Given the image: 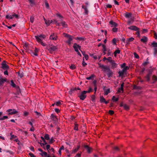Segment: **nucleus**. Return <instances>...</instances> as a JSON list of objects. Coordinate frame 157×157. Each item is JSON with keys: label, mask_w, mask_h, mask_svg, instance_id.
Segmentation results:
<instances>
[{"label": "nucleus", "mask_w": 157, "mask_h": 157, "mask_svg": "<svg viewBox=\"0 0 157 157\" xmlns=\"http://www.w3.org/2000/svg\"><path fill=\"white\" fill-rule=\"evenodd\" d=\"M103 71L107 72V75L108 78H110L113 76V73L109 67L107 66L105 70H103Z\"/></svg>", "instance_id": "nucleus-1"}, {"label": "nucleus", "mask_w": 157, "mask_h": 157, "mask_svg": "<svg viewBox=\"0 0 157 157\" xmlns=\"http://www.w3.org/2000/svg\"><path fill=\"white\" fill-rule=\"evenodd\" d=\"M63 34L64 36L67 39V40L66 41V43H68L69 45H70L71 43V42L73 40L72 36L69 34L65 33H64Z\"/></svg>", "instance_id": "nucleus-2"}, {"label": "nucleus", "mask_w": 157, "mask_h": 157, "mask_svg": "<svg viewBox=\"0 0 157 157\" xmlns=\"http://www.w3.org/2000/svg\"><path fill=\"white\" fill-rule=\"evenodd\" d=\"M73 48L75 50V51L78 54L80 57H81L82 55L78 50V48L80 50L81 47L79 45L77 44L76 43H75L74 44Z\"/></svg>", "instance_id": "nucleus-3"}, {"label": "nucleus", "mask_w": 157, "mask_h": 157, "mask_svg": "<svg viewBox=\"0 0 157 157\" xmlns=\"http://www.w3.org/2000/svg\"><path fill=\"white\" fill-rule=\"evenodd\" d=\"M39 51V49L36 47L34 52L31 50H29V52H28V53H30L31 55L33 56H38V53Z\"/></svg>", "instance_id": "nucleus-4"}, {"label": "nucleus", "mask_w": 157, "mask_h": 157, "mask_svg": "<svg viewBox=\"0 0 157 157\" xmlns=\"http://www.w3.org/2000/svg\"><path fill=\"white\" fill-rule=\"evenodd\" d=\"M128 69L129 67L128 66H126L123 68L122 71H119L118 72L119 76L122 77L123 76L124 73H125Z\"/></svg>", "instance_id": "nucleus-5"}, {"label": "nucleus", "mask_w": 157, "mask_h": 157, "mask_svg": "<svg viewBox=\"0 0 157 157\" xmlns=\"http://www.w3.org/2000/svg\"><path fill=\"white\" fill-rule=\"evenodd\" d=\"M86 91H83L81 93V94L78 96V97H79L80 100H84L86 97Z\"/></svg>", "instance_id": "nucleus-6"}, {"label": "nucleus", "mask_w": 157, "mask_h": 157, "mask_svg": "<svg viewBox=\"0 0 157 157\" xmlns=\"http://www.w3.org/2000/svg\"><path fill=\"white\" fill-rule=\"evenodd\" d=\"M58 38L57 33H52L50 36L49 39L53 40H57Z\"/></svg>", "instance_id": "nucleus-7"}, {"label": "nucleus", "mask_w": 157, "mask_h": 157, "mask_svg": "<svg viewBox=\"0 0 157 157\" xmlns=\"http://www.w3.org/2000/svg\"><path fill=\"white\" fill-rule=\"evenodd\" d=\"M151 44L153 47H155L154 49V54L155 56L157 54V43L154 41Z\"/></svg>", "instance_id": "nucleus-8"}, {"label": "nucleus", "mask_w": 157, "mask_h": 157, "mask_svg": "<svg viewBox=\"0 0 157 157\" xmlns=\"http://www.w3.org/2000/svg\"><path fill=\"white\" fill-rule=\"evenodd\" d=\"M57 49V48L56 47V46L52 45H50L48 48V50L51 53L56 51Z\"/></svg>", "instance_id": "nucleus-9"}, {"label": "nucleus", "mask_w": 157, "mask_h": 157, "mask_svg": "<svg viewBox=\"0 0 157 157\" xmlns=\"http://www.w3.org/2000/svg\"><path fill=\"white\" fill-rule=\"evenodd\" d=\"M6 111L7 112L9 113V115L14 114H16L18 113V112L14 109H8Z\"/></svg>", "instance_id": "nucleus-10"}, {"label": "nucleus", "mask_w": 157, "mask_h": 157, "mask_svg": "<svg viewBox=\"0 0 157 157\" xmlns=\"http://www.w3.org/2000/svg\"><path fill=\"white\" fill-rule=\"evenodd\" d=\"M6 62L4 60L2 63V68L4 70H7L9 69V66L6 63Z\"/></svg>", "instance_id": "nucleus-11"}, {"label": "nucleus", "mask_w": 157, "mask_h": 157, "mask_svg": "<svg viewBox=\"0 0 157 157\" xmlns=\"http://www.w3.org/2000/svg\"><path fill=\"white\" fill-rule=\"evenodd\" d=\"M134 40V38L133 37L127 39L126 41V45H128L130 44V43L133 41Z\"/></svg>", "instance_id": "nucleus-12"}, {"label": "nucleus", "mask_w": 157, "mask_h": 157, "mask_svg": "<svg viewBox=\"0 0 157 157\" xmlns=\"http://www.w3.org/2000/svg\"><path fill=\"white\" fill-rule=\"evenodd\" d=\"M128 28L130 30L135 31H137L139 29L138 28L134 25L131 26L129 27H128Z\"/></svg>", "instance_id": "nucleus-13"}, {"label": "nucleus", "mask_w": 157, "mask_h": 157, "mask_svg": "<svg viewBox=\"0 0 157 157\" xmlns=\"http://www.w3.org/2000/svg\"><path fill=\"white\" fill-rule=\"evenodd\" d=\"M40 17H42V18H43L44 21H45V24L47 25V26H49L50 25V24L52 23V22H51V20H46L45 18L43 16H41V17L40 16Z\"/></svg>", "instance_id": "nucleus-14"}, {"label": "nucleus", "mask_w": 157, "mask_h": 157, "mask_svg": "<svg viewBox=\"0 0 157 157\" xmlns=\"http://www.w3.org/2000/svg\"><path fill=\"white\" fill-rule=\"evenodd\" d=\"M51 117L52 120L54 122V123H56L57 121V119L56 116L53 114L51 115Z\"/></svg>", "instance_id": "nucleus-15"}, {"label": "nucleus", "mask_w": 157, "mask_h": 157, "mask_svg": "<svg viewBox=\"0 0 157 157\" xmlns=\"http://www.w3.org/2000/svg\"><path fill=\"white\" fill-rule=\"evenodd\" d=\"M60 21H61V25L62 26L63 28H67V25L65 21H63L62 19H61Z\"/></svg>", "instance_id": "nucleus-16"}, {"label": "nucleus", "mask_w": 157, "mask_h": 157, "mask_svg": "<svg viewBox=\"0 0 157 157\" xmlns=\"http://www.w3.org/2000/svg\"><path fill=\"white\" fill-rule=\"evenodd\" d=\"M40 151L42 152L40 154V155L43 157H47L48 156L47 153L45 151H43V150L41 149H40Z\"/></svg>", "instance_id": "nucleus-17"}, {"label": "nucleus", "mask_w": 157, "mask_h": 157, "mask_svg": "<svg viewBox=\"0 0 157 157\" xmlns=\"http://www.w3.org/2000/svg\"><path fill=\"white\" fill-rule=\"evenodd\" d=\"M124 16L126 18H129L132 17V13H131L126 12L124 14Z\"/></svg>", "instance_id": "nucleus-18"}, {"label": "nucleus", "mask_w": 157, "mask_h": 157, "mask_svg": "<svg viewBox=\"0 0 157 157\" xmlns=\"http://www.w3.org/2000/svg\"><path fill=\"white\" fill-rule=\"evenodd\" d=\"M109 23L112 25V27H116L118 25V24L117 23L112 20L110 21Z\"/></svg>", "instance_id": "nucleus-19"}, {"label": "nucleus", "mask_w": 157, "mask_h": 157, "mask_svg": "<svg viewBox=\"0 0 157 157\" xmlns=\"http://www.w3.org/2000/svg\"><path fill=\"white\" fill-rule=\"evenodd\" d=\"M84 147L87 150V152L89 153H90L91 152V150L92 149L90 147L87 145H85Z\"/></svg>", "instance_id": "nucleus-20"}, {"label": "nucleus", "mask_w": 157, "mask_h": 157, "mask_svg": "<svg viewBox=\"0 0 157 157\" xmlns=\"http://www.w3.org/2000/svg\"><path fill=\"white\" fill-rule=\"evenodd\" d=\"M112 65V68H116L117 66V64L116 63L114 60L112 61L110 63Z\"/></svg>", "instance_id": "nucleus-21"}, {"label": "nucleus", "mask_w": 157, "mask_h": 157, "mask_svg": "<svg viewBox=\"0 0 157 157\" xmlns=\"http://www.w3.org/2000/svg\"><path fill=\"white\" fill-rule=\"evenodd\" d=\"M7 79L6 78H0V85H3V83L5 82L6 81Z\"/></svg>", "instance_id": "nucleus-22"}, {"label": "nucleus", "mask_w": 157, "mask_h": 157, "mask_svg": "<svg viewBox=\"0 0 157 157\" xmlns=\"http://www.w3.org/2000/svg\"><path fill=\"white\" fill-rule=\"evenodd\" d=\"M124 83H122L121 86V87L119 88V89L118 91V92L119 93H120L121 92V90H122V91L124 90L123 87L124 86Z\"/></svg>", "instance_id": "nucleus-23"}, {"label": "nucleus", "mask_w": 157, "mask_h": 157, "mask_svg": "<svg viewBox=\"0 0 157 157\" xmlns=\"http://www.w3.org/2000/svg\"><path fill=\"white\" fill-rule=\"evenodd\" d=\"M82 8L84 10L85 13L86 14H88V11L87 10V7L86 6L83 5L82 6Z\"/></svg>", "instance_id": "nucleus-24"}, {"label": "nucleus", "mask_w": 157, "mask_h": 157, "mask_svg": "<svg viewBox=\"0 0 157 157\" xmlns=\"http://www.w3.org/2000/svg\"><path fill=\"white\" fill-rule=\"evenodd\" d=\"M140 40L142 42L146 43L147 41V38L145 36H144L143 38Z\"/></svg>", "instance_id": "nucleus-25"}, {"label": "nucleus", "mask_w": 157, "mask_h": 157, "mask_svg": "<svg viewBox=\"0 0 157 157\" xmlns=\"http://www.w3.org/2000/svg\"><path fill=\"white\" fill-rule=\"evenodd\" d=\"M98 65L99 67L103 69L104 70H105L106 67H107V66H104L103 65L101 64V63H98Z\"/></svg>", "instance_id": "nucleus-26"}, {"label": "nucleus", "mask_w": 157, "mask_h": 157, "mask_svg": "<svg viewBox=\"0 0 157 157\" xmlns=\"http://www.w3.org/2000/svg\"><path fill=\"white\" fill-rule=\"evenodd\" d=\"M17 90V92L16 93L14 94L15 95H19L20 93H21L20 89L19 86H17L16 88Z\"/></svg>", "instance_id": "nucleus-27"}, {"label": "nucleus", "mask_w": 157, "mask_h": 157, "mask_svg": "<svg viewBox=\"0 0 157 157\" xmlns=\"http://www.w3.org/2000/svg\"><path fill=\"white\" fill-rule=\"evenodd\" d=\"M24 48L25 50H28V52H29V47L28 44L25 43L24 45Z\"/></svg>", "instance_id": "nucleus-28"}, {"label": "nucleus", "mask_w": 157, "mask_h": 157, "mask_svg": "<svg viewBox=\"0 0 157 157\" xmlns=\"http://www.w3.org/2000/svg\"><path fill=\"white\" fill-rule=\"evenodd\" d=\"M80 147L79 146H78L77 148H75V149H73L72 150V153H73L76 152L79 149V148Z\"/></svg>", "instance_id": "nucleus-29"}, {"label": "nucleus", "mask_w": 157, "mask_h": 157, "mask_svg": "<svg viewBox=\"0 0 157 157\" xmlns=\"http://www.w3.org/2000/svg\"><path fill=\"white\" fill-rule=\"evenodd\" d=\"M77 90V88L75 87V88H71L70 90L69 91V93L70 94H71L75 90Z\"/></svg>", "instance_id": "nucleus-30"}, {"label": "nucleus", "mask_w": 157, "mask_h": 157, "mask_svg": "<svg viewBox=\"0 0 157 157\" xmlns=\"http://www.w3.org/2000/svg\"><path fill=\"white\" fill-rule=\"evenodd\" d=\"M105 101V99L102 96H100V101L101 103H104Z\"/></svg>", "instance_id": "nucleus-31"}, {"label": "nucleus", "mask_w": 157, "mask_h": 157, "mask_svg": "<svg viewBox=\"0 0 157 157\" xmlns=\"http://www.w3.org/2000/svg\"><path fill=\"white\" fill-rule=\"evenodd\" d=\"M11 85L14 88H16L17 86H16V85L15 84L13 80H11Z\"/></svg>", "instance_id": "nucleus-32"}, {"label": "nucleus", "mask_w": 157, "mask_h": 157, "mask_svg": "<svg viewBox=\"0 0 157 157\" xmlns=\"http://www.w3.org/2000/svg\"><path fill=\"white\" fill-rule=\"evenodd\" d=\"M45 4L46 8L47 9H49V5L46 0H45Z\"/></svg>", "instance_id": "nucleus-33"}, {"label": "nucleus", "mask_w": 157, "mask_h": 157, "mask_svg": "<svg viewBox=\"0 0 157 157\" xmlns=\"http://www.w3.org/2000/svg\"><path fill=\"white\" fill-rule=\"evenodd\" d=\"M110 92V90L109 89H107L105 91V95H106Z\"/></svg>", "instance_id": "nucleus-34"}, {"label": "nucleus", "mask_w": 157, "mask_h": 157, "mask_svg": "<svg viewBox=\"0 0 157 157\" xmlns=\"http://www.w3.org/2000/svg\"><path fill=\"white\" fill-rule=\"evenodd\" d=\"M118 98H116L114 96L112 98V100L114 101H118Z\"/></svg>", "instance_id": "nucleus-35"}, {"label": "nucleus", "mask_w": 157, "mask_h": 157, "mask_svg": "<svg viewBox=\"0 0 157 157\" xmlns=\"http://www.w3.org/2000/svg\"><path fill=\"white\" fill-rule=\"evenodd\" d=\"M133 20L132 19H131L128 21V24L129 25L132 24L133 22Z\"/></svg>", "instance_id": "nucleus-36"}, {"label": "nucleus", "mask_w": 157, "mask_h": 157, "mask_svg": "<svg viewBox=\"0 0 157 157\" xmlns=\"http://www.w3.org/2000/svg\"><path fill=\"white\" fill-rule=\"evenodd\" d=\"M47 144H45V143H41L40 142V145L44 148V150L46 149V147L45 146V145Z\"/></svg>", "instance_id": "nucleus-37"}, {"label": "nucleus", "mask_w": 157, "mask_h": 157, "mask_svg": "<svg viewBox=\"0 0 157 157\" xmlns=\"http://www.w3.org/2000/svg\"><path fill=\"white\" fill-rule=\"evenodd\" d=\"M40 138H41L42 140L40 141H41V142L43 141V143H45V144H47V143L46 142L45 140L44 137L43 136H41Z\"/></svg>", "instance_id": "nucleus-38"}, {"label": "nucleus", "mask_w": 157, "mask_h": 157, "mask_svg": "<svg viewBox=\"0 0 157 157\" xmlns=\"http://www.w3.org/2000/svg\"><path fill=\"white\" fill-rule=\"evenodd\" d=\"M84 39V37H77L75 38L76 40H83Z\"/></svg>", "instance_id": "nucleus-39"}, {"label": "nucleus", "mask_w": 157, "mask_h": 157, "mask_svg": "<svg viewBox=\"0 0 157 157\" xmlns=\"http://www.w3.org/2000/svg\"><path fill=\"white\" fill-rule=\"evenodd\" d=\"M6 17L7 19H12L13 18L12 15H6Z\"/></svg>", "instance_id": "nucleus-40"}, {"label": "nucleus", "mask_w": 157, "mask_h": 157, "mask_svg": "<svg viewBox=\"0 0 157 157\" xmlns=\"http://www.w3.org/2000/svg\"><path fill=\"white\" fill-rule=\"evenodd\" d=\"M44 137V139H45V140H49L50 139L49 136L48 134H45Z\"/></svg>", "instance_id": "nucleus-41"}, {"label": "nucleus", "mask_w": 157, "mask_h": 157, "mask_svg": "<svg viewBox=\"0 0 157 157\" xmlns=\"http://www.w3.org/2000/svg\"><path fill=\"white\" fill-rule=\"evenodd\" d=\"M40 44L43 46H45L46 45V44L45 43H44L40 39Z\"/></svg>", "instance_id": "nucleus-42"}, {"label": "nucleus", "mask_w": 157, "mask_h": 157, "mask_svg": "<svg viewBox=\"0 0 157 157\" xmlns=\"http://www.w3.org/2000/svg\"><path fill=\"white\" fill-rule=\"evenodd\" d=\"M124 108L125 109H126V110H128L129 109V107L128 106V105H127L126 104H124Z\"/></svg>", "instance_id": "nucleus-43"}, {"label": "nucleus", "mask_w": 157, "mask_h": 157, "mask_svg": "<svg viewBox=\"0 0 157 157\" xmlns=\"http://www.w3.org/2000/svg\"><path fill=\"white\" fill-rule=\"evenodd\" d=\"M89 54L90 56L92 57L94 59H97V57L96 55H95L93 54Z\"/></svg>", "instance_id": "nucleus-44"}, {"label": "nucleus", "mask_w": 157, "mask_h": 157, "mask_svg": "<svg viewBox=\"0 0 157 157\" xmlns=\"http://www.w3.org/2000/svg\"><path fill=\"white\" fill-rule=\"evenodd\" d=\"M82 60H83L82 62V66L85 67L87 65V63H85L84 62V57L83 58Z\"/></svg>", "instance_id": "nucleus-45"}, {"label": "nucleus", "mask_w": 157, "mask_h": 157, "mask_svg": "<svg viewBox=\"0 0 157 157\" xmlns=\"http://www.w3.org/2000/svg\"><path fill=\"white\" fill-rule=\"evenodd\" d=\"M152 79L154 81L153 83H154L157 80V78L155 76L153 75L152 77Z\"/></svg>", "instance_id": "nucleus-46"}, {"label": "nucleus", "mask_w": 157, "mask_h": 157, "mask_svg": "<svg viewBox=\"0 0 157 157\" xmlns=\"http://www.w3.org/2000/svg\"><path fill=\"white\" fill-rule=\"evenodd\" d=\"M70 68L74 70L76 68V67L74 64H72L70 67Z\"/></svg>", "instance_id": "nucleus-47"}, {"label": "nucleus", "mask_w": 157, "mask_h": 157, "mask_svg": "<svg viewBox=\"0 0 157 157\" xmlns=\"http://www.w3.org/2000/svg\"><path fill=\"white\" fill-rule=\"evenodd\" d=\"M46 36L44 35L40 34V39L42 40V39H44L46 37Z\"/></svg>", "instance_id": "nucleus-48"}, {"label": "nucleus", "mask_w": 157, "mask_h": 157, "mask_svg": "<svg viewBox=\"0 0 157 157\" xmlns=\"http://www.w3.org/2000/svg\"><path fill=\"white\" fill-rule=\"evenodd\" d=\"M12 16L13 17H15L17 19H18L19 17V15L17 14H16L15 13H14L12 14Z\"/></svg>", "instance_id": "nucleus-49"}, {"label": "nucleus", "mask_w": 157, "mask_h": 157, "mask_svg": "<svg viewBox=\"0 0 157 157\" xmlns=\"http://www.w3.org/2000/svg\"><path fill=\"white\" fill-rule=\"evenodd\" d=\"M36 40L38 42H39V36L37 35L35 36Z\"/></svg>", "instance_id": "nucleus-50"}, {"label": "nucleus", "mask_w": 157, "mask_h": 157, "mask_svg": "<svg viewBox=\"0 0 157 157\" xmlns=\"http://www.w3.org/2000/svg\"><path fill=\"white\" fill-rule=\"evenodd\" d=\"M134 57L136 59H139V55L136 53H134Z\"/></svg>", "instance_id": "nucleus-51"}, {"label": "nucleus", "mask_w": 157, "mask_h": 157, "mask_svg": "<svg viewBox=\"0 0 157 157\" xmlns=\"http://www.w3.org/2000/svg\"><path fill=\"white\" fill-rule=\"evenodd\" d=\"M102 47L103 48V52H105L106 51V47L105 45L104 44L102 45Z\"/></svg>", "instance_id": "nucleus-52"}, {"label": "nucleus", "mask_w": 157, "mask_h": 157, "mask_svg": "<svg viewBox=\"0 0 157 157\" xmlns=\"http://www.w3.org/2000/svg\"><path fill=\"white\" fill-rule=\"evenodd\" d=\"M133 88L135 89H141V87L137 86L136 85H134L133 86Z\"/></svg>", "instance_id": "nucleus-53"}, {"label": "nucleus", "mask_w": 157, "mask_h": 157, "mask_svg": "<svg viewBox=\"0 0 157 157\" xmlns=\"http://www.w3.org/2000/svg\"><path fill=\"white\" fill-rule=\"evenodd\" d=\"M86 91L87 92V93H90L93 91V90L91 87H90L89 88L88 90V91Z\"/></svg>", "instance_id": "nucleus-54"}, {"label": "nucleus", "mask_w": 157, "mask_h": 157, "mask_svg": "<svg viewBox=\"0 0 157 157\" xmlns=\"http://www.w3.org/2000/svg\"><path fill=\"white\" fill-rule=\"evenodd\" d=\"M94 77V75H92L88 77H87L86 78V79L87 80H90V79H92V78Z\"/></svg>", "instance_id": "nucleus-55"}, {"label": "nucleus", "mask_w": 157, "mask_h": 157, "mask_svg": "<svg viewBox=\"0 0 157 157\" xmlns=\"http://www.w3.org/2000/svg\"><path fill=\"white\" fill-rule=\"evenodd\" d=\"M55 141V140H54V139L53 138H52L50 140V141H49V143L50 144H52V143H53Z\"/></svg>", "instance_id": "nucleus-56"}, {"label": "nucleus", "mask_w": 157, "mask_h": 157, "mask_svg": "<svg viewBox=\"0 0 157 157\" xmlns=\"http://www.w3.org/2000/svg\"><path fill=\"white\" fill-rule=\"evenodd\" d=\"M29 3L32 5H34L35 4L34 2V0H29Z\"/></svg>", "instance_id": "nucleus-57"}, {"label": "nucleus", "mask_w": 157, "mask_h": 157, "mask_svg": "<svg viewBox=\"0 0 157 157\" xmlns=\"http://www.w3.org/2000/svg\"><path fill=\"white\" fill-rule=\"evenodd\" d=\"M6 152L9 153L10 154L13 155L14 153L12 151L9 150H7L6 151Z\"/></svg>", "instance_id": "nucleus-58"}, {"label": "nucleus", "mask_w": 157, "mask_h": 157, "mask_svg": "<svg viewBox=\"0 0 157 157\" xmlns=\"http://www.w3.org/2000/svg\"><path fill=\"white\" fill-rule=\"evenodd\" d=\"M117 29L116 27H114L112 29V31L114 32H116L117 31Z\"/></svg>", "instance_id": "nucleus-59"}, {"label": "nucleus", "mask_w": 157, "mask_h": 157, "mask_svg": "<svg viewBox=\"0 0 157 157\" xmlns=\"http://www.w3.org/2000/svg\"><path fill=\"white\" fill-rule=\"evenodd\" d=\"M58 21L56 20H51L52 23L54 24H56Z\"/></svg>", "instance_id": "nucleus-60"}, {"label": "nucleus", "mask_w": 157, "mask_h": 157, "mask_svg": "<svg viewBox=\"0 0 157 157\" xmlns=\"http://www.w3.org/2000/svg\"><path fill=\"white\" fill-rule=\"evenodd\" d=\"M78 124H75V127L74 128L75 130L76 131H78Z\"/></svg>", "instance_id": "nucleus-61"}, {"label": "nucleus", "mask_w": 157, "mask_h": 157, "mask_svg": "<svg viewBox=\"0 0 157 157\" xmlns=\"http://www.w3.org/2000/svg\"><path fill=\"white\" fill-rule=\"evenodd\" d=\"M120 50L119 49H117L115 50V51L114 52V53L116 54H119L120 53Z\"/></svg>", "instance_id": "nucleus-62"}, {"label": "nucleus", "mask_w": 157, "mask_h": 157, "mask_svg": "<svg viewBox=\"0 0 157 157\" xmlns=\"http://www.w3.org/2000/svg\"><path fill=\"white\" fill-rule=\"evenodd\" d=\"M136 34L137 35V36L139 37L140 36V34L139 31V29L137 31V32L136 33Z\"/></svg>", "instance_id": "nucleus-63"}, {"label": "nucleus", "mask_w": 157, "mask_h": 157, "mask_svg": "<svg viewBox=\"0 0 157 157\" xmlns=\"http://www.w3.org/2000/svg\"><path fill=\"white\" fill-rule=\"evenodd\" d=\"M29 155L31 157H36L31 152H30L29 154Z\"/></svg>", "instance_id": "nucleus-64"}]
</instances>
